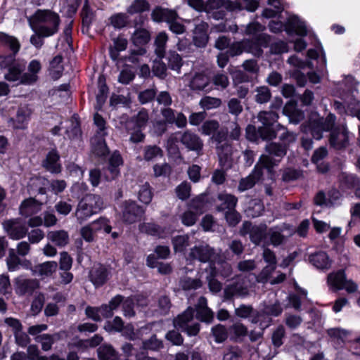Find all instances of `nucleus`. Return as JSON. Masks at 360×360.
<instances>
[{
	"mask_svg": "<svg viewBox=\"0 0 360 360\" xmlns=\"http://www.w3.org/2000/svg\"><path fill=\"white\" fill-rule=\"evenodd\" d=\"M19 49L20 44L15 38L0 33V66L8 69L4 75L5 79L15 82L16 85L25 84L22 82L24 66L15 63V56Z\"/></svg>",
	"mask_w": 360,
	"mask_h": 360,
	"instance_id": "nucleus-1",
	"label": "nucleus"
},
{
	"mask_svg": "<svg viewBox=\"0 0 360 360\" xmlns=\"http://www.w3.org/2000/svg\"><path fill=\"white\" fill-rule=\"evenodd\" d=\"M32 30L43 37H51L58 30L60 18L50 10H37L28 19Z\"/></svg>",
	"mask_w": 360,
	"mask_h": 360,
	"instance_id": "nucleus-2",
	"label": "nucleus"
},
{
	"mask_svg": "<svg viewBox=\"0 0 360 360\" xmlns=\"http://www.w3.org/2000/svg\"><path fill=\"white\" fill-rule=\"evenodd\" d=\"M275 165L276 162L269 155H262L252 172L240 180L238 186V191L244 192L252 188L260 179L262 175V167L267 169L271 172V169Z\"/></svg>",
	"mask_w": 360,
	"mask_h": 360,
	"instance_id": "nucleus-3",
	"label": "nucleus"
},
{
	"mask_svg": "<svg viewBox=\"0 0 360 360\" xmlns=\"http://www.w3.org/2000/svg\"><path fill=\"white\" fill-rule=\"evenodd\" d=\"M103 207L102 198L97 195L90 194L83 198L76 210V217L80 223L97 213Z\"/></svg>",
	"mask_w": 360,
	"mask_h": 360,
	"instance_id": "nucleus-4",
	"label": "nucleus"
},
{
	"mask_svg": "<svg viewBox=\"0 0 360 360\" xmlns=\"http://www.w3.org/2000/svg\"><path fill=\"white\" fill-rule=\"evenodd\" d=\"M269 28L271 32L275 33L280 32L284 29L288 34H296L300 36H305L309 32L305 22L296 15H290L285 24L281 21L271 20L269 24Z\"/></svg>",
	"mask_w": 360,
	"mask_h": 360,
	"instance_id": "nucleus-5",
	"label": "nucleus"
},
{
	"mask_svg": "<svg viewBox=\"0 0 360 360\" xmlns=\"http://www.w3.org/2000/svg\"><path fill=\"white\" fill-rule=\"evenodd\" d=\"M335 117L329 114L326 119L321 118L319 115L312 114L307 126L303 127L304 133H310L311 136L317 140L322 138V133L328 131L335 124Z\"/></svg>",
	"mask_w": 360,
	"mask_h": 360,
	"instance_id": "nucleus-6",
	"label": "nucleus"
},
{
	"mask_svg": "<svg viewBox=\"0 0 360 360\" xmlns=\"http://www.w3.org/2000/svg\"><path fill=\"white\" fill-rule=\"evenodd\" d=\"M188 4L199 11L210 12L215 9L235 10L240 8L236 3L229 0H188Z\"/></svg>",
	"mask_w": 360,
	"mask_h": 360,
	"instance_id": "nucleus-7",
	"label": "nucleus"
},
{
	"mask_svg": "<svg viewBox=\"0 0 360 360\" xmlns=\"http://www.w3.org/2000/svg\"><path fill=\"white\" fill-rule=\"evenodd\" d=\"M253 278L257 280V277L252 274L243 277H238L236 281L225 288V297L231 298L233 296H247L249 294L250 288H252L251 280Z\"/></svg>",
	"mask_w": 360,
	"mask_h": 360,
	"instance_id": "nucleus-8",
	"label": "nucleus"
},
{
	"mask_svg": "<svg viewBox=\"0 0 360 360\" xmlns=\"http://www.w3.org/2000/svg\"><path fill=\"white\" fill-rule=\"evenodd\" d=\"M212 139L217 143L216 149L221 165L229 167L231 164L232 148L226 140V132L219 131Z\"/></svg>",
	"mask_w": 360,
	"mask_h": 360,
	"instance_id": "nucleus-9",
	"label": "nucleus"
},
{
	"mask_svg": "<svg viewBox=\"0 0 360 360\" xmlns=\"http://www.w3.org/2000/svg\"><path fill=\"white\" fill-rule=\"evenodd\" d=\"M193 312L192 307H188L174 320V327L185 331L190 336L196 335L200 330L199 323L190 324L193 319Z\"/></svg>",
	"mask_w": 360,
	"mask_h": 360,
	"instance_id": "nucleus-10",
	"label": "nucleus"
},
{
	"mask_svg": "<svg viewBox=\"0 0 360 360\" xmlns=\"http://www.w3.org/2000/svg\"><path fill=\"white\" fill-rule=\"evenodd\" d=\"M264 30L265 26L256 21L248 24L245 30V34L252 37V40L250 41L252 45H258L261 50L263 47H266L270 41V37L263 33Z\"/></svg>",
	"mask_w": 360,
	"mask_h": 360,
	"instance_id": "nucleus-11",
	"label": "nucleus"
},
{
	"mask_svg": "<svg viewBox=\"0 0 360 360\" xmlns=\"http://www.w3.org/2000/svg\"><path fill=\"white\" fill-rule=\"evenodd\" d=\"M122 217L127 224H133L139 220L143 214V210L136 202L127 201L122 205Z\"/></svg>",
	"mask_w": 360,
	"mask_h": 360,
	"instance_id": "nucleus-12",
	"label": "nucleus"
},
{
	"mask_svg": "<svg viewBox=\"0 0 360 360\" xmlns=\"http://www.w3.org/2000/svg\"><path fill=\"white\" fill-rule=\"evenodd\" d=\"M266 226L262 224L259 226H252L250 222L245 221L240 229L241 235H250L251 241L255 245H259L266 236Z\"/></svg>",
	"mask_w": 360,
	"mask_h": 360,
	"instance_id": "nucleus-13",
	"label": "nucleus"
},
{
	"mask_svg": "<svg viewBox=\"0 0 360 360\" xmlns=\"http://www.w3.org/2000/svg\"><path fill=\"white\" fill-rule=\"evenodd\" d=\"M243 51L251 53L255 56H259L262 53L260 46L258 45L252 46L250 40H243L233 43L229 49V53L232 56L239 55Z\"/></svg>",
	"mask_w": 360,
	"mask_h": 360,
	"instance_id": "nucleus-14",
	"label": "nucleus"
},
{
	"mask_svg": "<svg viewBox=\"0 0 360 360\" xmlns=\"http://www.w3.org/2000/svg\"><path fill=\"white\" fill-rule=\"evenodd\" d=\"M39 285L37 279L26 278L24 276L17 277L14 281L15 291L19 295L32 293Z\"/></svg>",
	"mask_w": 360,
	"mask_h": 360,
	"instance_id": "nucleus-15",
	"label": "nucleus"
},
{
	"mask_svg": "<svg viewBox=\"0 0 360 360\" xmlns=\"http://www.w3.org/2000/svg\"><path fill=\"white\" fill-rule=\"evenodd\" d=\"M4 228L13 240L24 238L27 232L26 227L18 219H10L3 224Z\"/></svg>",
	"mask_w": 360,
	"mask_h": 360,
	"instance_id": "nucleus-16",
	"label": "nucleus"
},
{
	"mask_svg": "<svg viewBox=\"0 0 360 360\" xmlns=\"http://www.w3.org/2000/svg\"><path fill=\"white\" fill-rule=\"evenodd\" d=\"M330 146L337 150L346 148L349 144V134L344 127L333 130L330 136Z\"/></svg>",
	"mask_w": 360,
	"mask_h": 360,
	"instance_id": "nucleus-17",
	"label": "nucleus"
},
{
	"mask_svg": "<svg viewBox=\"0 0 360 360\" xmlns=\"http://www.w3.org/2000/svg\"><path fill=\"white\" fill-rule=\"evenodd\" d=\"M123 163L122 158L118 152H114L109 160V164L104 169V175L108 181L113 180L120 174V168Z\"/></svg>",
	"mask_w": 360,
	"mask_h": 360,
	"instance_id": "nucleus-18",
	"label": "nucleus"
},
{
	"mask_svg": "<svg viewBox=\"0 0 360 360\" xmlns=\"http://www.w3.org/2000/svg\"><path fill=\"white\" fill-rule=\"evenodd\" d=\"M263 258L269 265L265 267L261 274L257 277V281L266 283L267 281L268 276L276 268V259L274 252L267 248L264 250Z\"/></svg>",
	"mask_w": 360,
	"mask_h": 360,
	"instance_id": "nucleus-19",
	"label": "nucleus"
},
{
	"mask_svg": "<svg viewBox=\"0 0 360 360\" xmlns=\"http://www.w3.org/2000/svg\"><path fill=\"white\" fill-rule=\"evenodd\" d=\"M152 18L155 22H165L168 25L174 20L179 19V17L174 10L162 7H156L151 13Z\"/></svg>",
	"mask_w": 360,
	"mask_h": 360,
	"instance_id": "nucleus-20",
	"label": "nucleus"
},
{
	"mask_svg": "<svg viewBox=\"0 0 360 360\" xmlns=\"http://www.w3.org/2000/svg\"><path fill=\"white\" fill-rule=\"evenodd\" d=\"M181 142L190 150L199 153L202 148L203 143L201 139L195 134L186 131L181 134Z\"/></svg>",
	"mask_w": 360,
	"mask_h": 360,
	"instance_id": "nucleus-21",
	"label": "nucleus"
},
{
	"mask_svg": "<svg viewBox=\"0 0 360 360\" xmlns=\"http://www.w3.org/2000/svg\"><path fill=\"white\" fill-rule=\"evenodd\" d=\"M214 255V250L209 245L195 246L189 253V259H197L201 262H209Z\"/></svg>",
	"mask_w": 360,
	"mask_h": 360,
	"instance_id": "nucleus-22",
	"label": "nucleus"
},
{
	"mask_svg": "<svg viewBox=\"0 0 360 360\" xmlns=\"http://www.w3.org/2000/svg\"><path fill=\"white\" fill-rule=\"evenodd\" d=\"M189 86L195 91H210V86L209 77L202 72L195 73L190 79Z\"/></svg>",
	"mask_w": 360,
	"mask_h": 360,
	"instance_id": "nucleus-23",
	"label": "nucleus"
},
{
	"mask_svg": "<svg viewBox=\"0 0 360 360\" xmlns=\"http://www.w3.org/2000/svg\"><path fill=\"white\" fill-rule=\"evenodd\" d=\"M57 268L58 264L56 262L48 261L33 266L32 273L34 276L44 278L51 276L56 271Z\"/></svg>",
	"mask_w": 360,
	"mask_h": 360,
	"instance_id": "nucleus-24",
	"label": "nucleus"
},
{
	"mask_svg": "<svg viewBox=\"0 0 360 360\" xmlns=\"http://www.w3.org/2000/svg\"><path fill=\"white\" fill-rule=\"evenodd\" d=\"M32 111L27 106H21L17 111L15 119H11L9 122L13 128L24 129L27 124Z\"/></svg>",
	"mask_w": 360,
	"mask_h": 360,
	"instance_id": "nucleus-25",
	"label": "nucleus"
},
{
	"mask_svg": "<svg viewBox=\"0 0 360 360\" xmlns=\"http://www.w3.org/2000/svg\"><path fill=\"white\" fill-rule=\"evenodd\" d=\"M213 312L207 307V302L205 297H200L196 305V317L201 321L210 323L213 319Z\"/></svg>",
	"mask_w": 360,
	"mask_h": 360,
	"instance_id": "nucleus-26",
	"label": "nucleus"
},
{
	"mask_svg": "<svg viewBox=\"0 0 360 360\" xmlns=\"http://www.w3.org/2000/svg\"><path fill=\"white\" fill-rule=\"evenodd\" d=\"M108 276L106 268L101 264L95 265L90 271V280L96 287L103 285Z\"/></svg>",
	"mask_w": 360,
	"mask_h": 360,
	"instance_id": "nucleus-27",
	"label": "nucleus"
},
{
	"mask_svg": "<svg viewBox=\"0 0 360 360\" xmlns=\"http://www.w3.org/2000/svg\"><path fill=\"white\" fill-rule=\"evenodd\" d=\"M41 69V63L37 60H32L28 65V72L23 73V81L25 85H31L38 79L37 74Z\"/></svg>",
	"mask_w": 360,
	"mask_h": 360,
	"instance_id": "nucleus-28",
	"label": "nucleus"
},
{
	"mask_svg": "<svg viewBox=\"0 0 360 360\" xmlns=\"http://www.w3.org/2000/svg\"><path fill=\"white\" fill-rule=\"evenodd\" d=\"M309 262L319 269H328L331 266V260L324 252H318L310 255Z\"/></svg>",
	"mask_w": 360,
	"mask_h": 360,
	"instance_id": "nucleus-29",
	"label": "nucleus"
},
{
	"mask_svg": "<svg viewBox=\"0 0 360 360\" xmlns=\"http://www.w3.org/2000/svg\"><path fill=\"white\" fill-rule=\"evenodd\" d=\"M41 204L34 198H28L22 202L20 207V213L21 215L28 217L39 212L41 209Z\"/></svg>",
	"mask_w": 360,
	"mask_h": 360,
	"instance_id": "nucleus-30",
	"label": "nucleus"
},
{
	"mask_svg": "<svg viewBox=\"0 0 360 360\" xmlns=\"http://www.w3.org/2000/svg\"><path fill=\"white\" fill-rule=\"evenodd\" d=\"M206 279L208 283L210 291L212 293H217L220 292L222 288V285L215 278V277L217 276L215 265L210 264L209 268L206 269Z\"/></svg>",
	"mask_w": 360,
	"mask_h": 360,
	"instance_id": "nucleus-31",
	"label": "nucleus"
},
{
	"mask_svg": "<svg viewBox=\"0 0 360 360\" xmlns=\"http://www.w3.org/2000/svg\"><path fill=\"white\" fill-rule=\"evenodd\" d=\"M207 25L206 23L201 22L195 26L193 32V41L198 47H205L208 41L207 33Z\"/></svg>",
	"mask_w": 360,
	"mask_h": 360,
	"instance_id": "nucleus-32",
	"label": "nucleus"
},
{
	"mask_svg": "<svg viewBox=\"0 0 360 360\" xmlns=\"http://www.w3.org/2000/svg\"><path fill=\"white\" fill-rule=\"evenodd\" d=\"M58 160L59 155L56 150H53L48 153L43 162V166L52 173H59L61 170V167Z\"/></svg>",
	"mask_w": 360,
	"mask_h": 360,
	"instance_id": "nucleus-33",
	"label": "nucleus"
},
{
	"mask_svg": "<svg viewBox=\"0 0 360 360\" xmlns=\"http://www.w3.org/2000/svg\"><path fill=\"white\" fill-rule=\"evenodd\" d=\"M283 11V6L281 0H268L267 6L263 10L262 16L266 18H275Z\"/></svg>",
	"mask_w": 360,
	"mask_h": 360,
	"instance_id": "nucleus-34",
	"label": "nucleus"
},
{
	"mask_svg": "<svg viewBox=\"0 0 360 360\" xmlns=\"http://www.w3.org/2000/svg\"><path fill=\"white\" fill-rule=\"evenodd\" d=\"M148 121V112L142 109L139 113L134 117L130 121L127 122L126 129L129 131L132 129V127L137 129H144Z\"/></svg>",
	"mask_w": 360,
	"mask_h": 360,
	"instance_id": "nucleus-35",
	"label": "nucleus"
},
{
	"mask_svg": "<svg viewBox=\"0 0 360 360\" xmlns=\"http://www.w3.org/2000/svg\"><path fill=\"white\" fill-rule=\"evenodd\" d=\"M346 279L345 271L340 270L336 272L330 273L328 276V284L330 288L334 290L343 289V283Z\"/></svg>",
	"mask_w": 360,
	"mask_h": 360,
	"instance_id": "nucleus-36",
	"label": "nucleus"
},
{
	"mask_svg": "<svg viewBox=\"0 0 360 360\" xmlns=\"http://www.w3.org/2000/svg\"><path fill=\"white\" fill-rule=\"evenodd\" d=\"M47 238L58 247H64L69 243V235L64 230L50 231L48 233Z\"/></svg>",
	"mask_w": 360,
	"mask_h": 360,
	"instance_id": "nucleus-37",
	"label": "nucleus"
},
{
	"mask_svg": "<svg viewBox=\"0 0 360 360\" xmlns=\"http://www.w3.org/2000/svg\"><path fill=\"white\" fill-rule=\"evenodd\" d=\"M218 200L221 201V204L217 206L219 211L232 210L235 208L238 202V198L236 196L226 193L219 194Z\"/></svg>",
	"mask_w": 360,
	"mask_h": 360,
	"instance_id": "nucleus-38",
	"label": "nucleus"
},
{
	"mask_svg": "<svg viewBox=\"0 0 360 360\" xmlns=\"http://www.w3.org/2000/svg\"><path fill=\"white\" fill-rule=\"evenodd\" d=\"M287 229L286 225L281 226H276L270 229L268 231V236L270 240L271 244L274 246H278L281 245L285 238V236L283 234L284 231Z\"/></svg>",
	"mask_w": 360,
	"mask_h": 360,
	"instance_id": "nucleus-39",
	"label": "nucleus"
},
{
	"mask_svg": "<svg viewBox=\"0 0 360 360\" xmlns=\"http://www.w3.org/2000/svg\"><path fill=\"white\" fill-rule=\"evenodd\" d=\"M352 96H347L344 98V108H347V111L360 120V106L359 105V100L354 98V91L352 92Z\"/></svg>",
	"mask_w": 360,
	"mask_h": 360,
	"instance_id": "nucleus-40",
	"label": "nucleus"
},
{
	"mask_svg": "<svg viewBox=\"0 0 360 360\" xmlns=\"http://www.w3.org/2000/svg\"><path fill=\"white\" fill-rule=\"evenodd\" d=\"M168 36L166 32H161L158 34L155 39V52L160 59H162L165 54L166 44Z\"/></svg>",
	"mask_w": 360,
	"mask_h": 360,
	"instance_id": "nucleus-41",
	"label": "nucleus"
},
{
	"mask_svg": "<svg viewBox=\"0 0 360 360\" xmlns=\"http://www.w3.org/2000/svg\"><path fill=\"white\" fill-rule=\"evenodd\" d=\"M340 186L343 191L351 189L359 185V179L352 174L342 173L340 177Z\"/></svg>",
	"mask_w": 360,
	"mask_h": 360,
	"instance_id": "nucleus-42",
	"label": "nucleus"
},
{
	"mask_svg": "<svg viewBox=\"0 0 360 360\" xmlns=\"http://www.w3.org/2000/svg\"><path fill=\"white\" fill-rule=\"evenodd\" d=\"M264 211V205L259 200H250L248 207L245 209L246 215L249 217H257Z\"/></svg>",
	"mask_w": 360,
	"mask_h": 360,
	"instance_id": "nucleus-43",
	"label": "nucleus"
},
{
	"mask_svg": "<svg viewBox=\"0 0 360 360\" xmlns=\"http://www.w3.org/2000/svg\"><path fill=\"white\" fill-rule=\"evenodd\" d=\"M283 113L288 117L289 121L293 124H297L304 117L303 113L295 109L293 103H289L283 108Z\"/></svg>",
	"mask_w": 360,
	"mask_h": 360,
	"instance_id": "nucleus-44",
	"label": "nucleus"
},
{
	"mask_svg": "<svg viewBox=\"0 0 360 360\" xmlns=\"http://www.w3.org/2000/svg\"><path fill=\"white\" fill-rule=\"evenodd\" d=\"M128 41L126 39L118 37L114 39V46L110 49V57L115 60L119 56V52L124 51L127 47Z\"/></svg>",
	"mask_w": 360,
	"mask_h": 360,
	"instance_id": "nucleus-45",
	"label": "nucleus"
},
{
	"mask_svg": "<svg viewBox=\"0 0 360 360\" xmlns=\"http://www.w3.org/2000/svg\"><path fill=\"white\" fill-rule=\"evenodd\" d=\"M63 58L61 56H56L50 63L49 71L51 77L56 79H58L63 71V65L62 64Z\"/></svg>",
	"mask_w": 360,
	"mask_h": 360,
	"instance_id": "nucleus-46",
	"label": "nucleus"
},
{
	"mask_svg": "<svg viewBox=\"0 0 360 360\" xmlns=\"http://www.w3.org/2000/svg\"><path fill=\"white\" fill-rule=\"evenodd\" d=\"M163 156V151L157 146H147L143 150L144 160L154 161Z\"/></svg>",
	"mask_w": 360,
	"mask_h": 360,
	"instance_id": "nucleus-47",
	"label": "nucleus"
},
{
	"mask_svg": "<svg viewBox=\"0 0 360 360\" xmlns=\"http://www.w3.org/2000/svg\"><path fill=\"white\" fill-rule=\"evenodd\" d=\"M140 229L141 231H146L148 234L156 236H158L159 238H163L170 235V232H169L168 231L162 229L160 227L153 224L142 225L141 226Z\"/></svg>",
	"mask_w": 360,
	"mask_h": 360,
	"instance_id": "nucleus-48",
	"label": "nucleus"
},
{
	"mask_svg": "<svg viewBox=\"0 0 360 360\" xmlns=\"http://www.w3.org/2000/svg\"><path fill=\"white\" fill-rule=\"evenodd\" d=\"M19 256L16 253L15 250L11 248L8 250L6 264L10 271H15L19 269L20 264H21V259Z\"/></svg>",
	"mask_w": 360,
	"mask_h": 360,
	"instance_id": "nucleus-49",
	"label": "nucleus"
},
{
	"mask_svg": "<svg viewBox=\"0 0 360 360\" xmlns=\"http://www.w3.org/2000/svg\"><path fill=\"white\" fill-rule=\"evenodd\" d=\"M150 38V33L145 29L136 30L132 35L131 40L136 45H143L147 44Z\"/></svg>",
	"mask_w": 360,
	"mask_h": 360,
	"instance_id": "nucleus-50",
	"label": "nucleus"
},
{
	"mask_svg": "<svg viewBox=\"0 0 360 360\" xmlns=\"http://www.w3.org/2000/svg\"><path fill=\"white\" fill-rule=\"evenodd\" d=\"M167 60L169 68L179 73L183 64L181 57L175 51H170L167 54Z\"/></svg>",
	"mask_w": 360,
	"mask_h": 360,
	"instance_id": "nucleus-51",
	"label": "nucleus"
},
{
	"mask_svg": "<svg viewBox=\"0 0 360 360\" xmlns=\"http://www.w3.org/2000/svg\"><path fill=\"white\" fill-rule=\"evenodd\" d=\"M150 5L146 0H135L127 8V13L133 15L148 11Z\"/></svg>",
	"mask_w": 360,
	"mask_h": 360,
	"instance_id": "nucleus-52",
	"label": "nucleus"
},
{
	"mask_svg": "<svg viewBox=\"0 0 360 360\" xmlns=\"http://www.w3.org/2000/svg\"><path fill=\"white\" fill-rule=\"evenodd\" d=\"M100 360H115L117 354L110 345L101 346L98 349Z\"/></svg>",
	"mask_w": 360,
	"mask_h": 360,
	"instance_id": "nucleus-53",
	"label": "nucleus"
},
{
	"mask_svg": "<svg viewBox=\"0 0 360 360\" xmlns=\"http://www.w3.org/2000/svg\"><path fill=\"white\" fill-rule=\"evenodd\" d=\"M271 321V318L263 311L257 312L256 315L252 316L251 318V322L253 323H259V328L262 331L269 326Z\"/></svg>",
	"mask_w": 360,
	"mask_h": 360,
	"instance_id": "nucleus-54",
	"label": "nucleus"
},
{
	"mask_svg": "<svg viewBox=\"0 0 360 360\" xmlns=\"http://www.w3.org/2000/svg\"><path fill=\"white\" fill-rule=\"evenodd\" d=\"M278 116L273 111H263L258 115V119L264 126H272L276 122Z\"/></svg>",
	"mask_w": 360,
	"mask_h": 360,
	"instance_id": "nucleus-55",
	"label": "nucleus"
},
{
	"mask_svg": "<svg viewBox=\"0 0 360 360\" xmlns=\"http://www.w3.org/2000/svg\"><path fill=\"white\" fill-rule=\"evenodd\" d=\"M91 224L96 233L101 231H103L106 233H110L111 232L112 227L110 224V221L105 217H100Z\"/></svg>",
	"mask_w": 360,
	"mask_h": 360,
	"instance_id": "nucleus-56",
	"label": "nucleus"
},
{
	"mask_svg": "<svg viewBox=\"0 0 360 360\" xmlns=\"http://www.w3.org/2000/svg\"><path fill=\"white\" fill-rule=\"evenodd\" d=\"M91 143L93 153L96 155L103 156L108 153V150L103 139H94L91 141Z\"/></svg>",
	"mask_w": 360,
	"mask_h": 360,
	"instance_id": "nucleus-57",
	"label": "nucleus"
},
{
	"mask_svg": "<svg viewBox=\"0 0 360 360\" xmlns=\"http://www.w3.org/2000/svg\"><path fill=\"white\" fill-rule=\"evenodd\" d=\"M266 151L270 155L278 158H282L286 154L285 147L276 143H271L266 145Z\"/></svg>",
	"mask_w": 360,
	"mask_h": 360,
	"instance_id": "nucleus-58",
	"label": "nucleus"
},
{
	"mask_svg": "<svg viewBox=\"0 0 360 360\" xmlns=\"http://www.w3.org/2000/svg\"><path fill=\"white\" fill-rule=\"evenodd\" d=\"M219 127V124L217 120H207L201 126L200 131L204 135H214V133L216 132Z\"/></svg>",
	"mask_w": 360,
	"mask_h": 360,
	"instance_id": "nucleus-59",
	"label": "nucleus"
},
{
	"mask_svg": "<svg viewBox=\"0 0 360 360\" xmlns=\"http://www.w3.org/2000/svg\"><path fill=\"white\" fill-rule=\"evenodd\" d=\"M172 244L175 252H183L188 245V236L187 235L177 236L172 239Z\"/></svg>",
	"mask_w": 360,
	"mask_h": 360,
	"instance_id": "nucleus-60",
	"label": "nucleus"
},
{
	"mask_svg": "<svg viewBox=\"0 0 360 360\" xmlns=\"http://www.w3.org/2000/svg\"><path fill=\"white\" fill-rule=\"evenodd\" d=\"M212 333L217 343L223 342L228 338V332L225 326L219 324L212 328Z\"/></svg>",
	"mask_w": 360,
	"mask_h": 360,
	"instance_id": "nucleus-61",
	"label": "nucleus"
},
{
	"mask_svg": "<svg viewBox=\"0 0 360 360\" xmlns=\"http://www.w3.org/2000/svg\"><path fill=\"white\" fill-rule=\"evenodd\" d=\"M221 104V99L210 96H205L200 101V106L205 110L217 108L219 107Z\"/></svg>",
	"mask_w": 360,
	"mask_h": 360,
	"instance_id": "nucleus-62",
	"label": "nucleus"
},
{
	"mask_svg": "<svg viewBox=\"0 0 360 360\" xmlns=\"http://www.w3.org/2000/svg\"><path fill=\"white\" fill-rule=\"evenodd\" d=\"M111 25L115 28H122L124 27L128 22V16L127 14L123 13H116L112 15L110 18Z\"/></svg>",
	"mask_w": 360,
	"mask_h": 360,
	"instance_id": "nucleus-63",
	"label": "nucleus"
},
{
	"mask_svg": "<svg viewBox=\"0 0 360 360\" xmlns=\"http://www.w3.org/2000/svg\"><path fill=\"white\" fill-rule=\"evenodd\" d=\"M327 333L334 340H340L341 342H344L349 335L348 330L339 328H330L328 330Z\"/></svg>",
	"mask_w": 360,
	"mask_h": 360,
	"instance_id": "nucleus-64",
	"label": "nucleus"
}]
</instances>
